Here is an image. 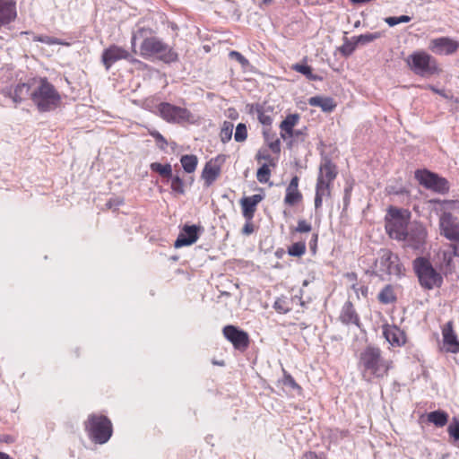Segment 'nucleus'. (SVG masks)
I'll list each match as a JSON object with an SVG mask.
<instances>
[{
	"mask_svg": "<svg viewBox=\"0 0 459 459\" xmlns=\"http://www.w3.org/2000/svg\"><path fill=\"white\" fill-rule=\"evenodd\" d=\"M221 174V167L212 160L205 163L202 171V178L206 186H210L218 178Z\"/></svg>",
	"mask_w": 459,
	"mask_h": 459,
	"instance_id": "nucleus-23",
	"label": "nucleus"
},
{
	"mask_svg": "<svg viewBox=\"0 0 459 459\" xmlns=\"http://www.w3.org/2000/svg\"><path fill=\"white\" fill-rule=\"evenodd\" d=\"M262 107H263V105H261L259 103L247 104L246 106V110L248 114L254 115V114H257L259 112V110L262 108Z\"/></svg>",
	"mask_w": 459,
	"mask_h": 459,
	"instance_id": "nucleus-49",
	"label": "nucleus"
},
{
	"mask_svg": "<svg viewBox=\"0 0 459 459\" xmlns=\"http://www.w3.org/2000/svg\"><path fill=\"white\" fill-rule=\"evenodd\" d=\"M298 176H294L286 189L284 203L287 205L293 206L302 200V194L299 191Z\"/></svg>",
	"mask_w": 459,
	"mask_h": 459,
	"instance_id": "nucleus-21",
	"label": "nucleus"
},
{
	"mask_svg": "<svg viewBox=\"0 0 459 459\" xmlns=\"http://www.w3.org/2000/svg\"><path fill=\"white\" fill-rule=\"evenodd\" d=\"M2 94L4 97L11 98L13 100V90L10 87H5L2 90Z\"/></svg>",
	"mask_w": 459,
	"mask_h": 459,
	"instance_id": "nucleus-55",
	"label": "nucleus"
},
{
	"mask_svg": "<svg viewBox=\"0 0 459 459\" xmlns=\"http://www.w3.org/2000/svg\"><path fill=\"white\" fill-rule=\"evenodd\" d=\"M230 56L235 58L239 64L242 65V66H246L249 64L248 60L238 51H231L230 53Z\"/></svg>",
	"mask_w": 459,
	"mask_h": 459,
	"instance_id": "nucleus-48",
	"label": "nucleus"
},
{
	"mask_svg": "<svg viewBox=\"0 0 459 459\" xmlns=\"http://www.w3.org/2000/svg\"><path fill=\"white\" fill-rule=\"evenodd\" d=\"M359 368L364 378L368 375L382 378L387 376L391 368V361L383 357L382 351L378 347L368 345L359 354Z\"/></svg>",
	"mask_w": 459,
	"mask_h": 459,
	"instance_id": "nucleus-1",
	"label": "nucleus"
},
{
	"mask_svg": "<svg viewBox=\"0 0 459 459\" xmlns=\"http://www.w3.org/2000/svg\"><path fill=\"white\" fill-rule=\"evenodd\" d=\"M399 23H406L411 21V17L409 15L397 16Z\"/></svg>",
	"mask_w": 459,
	"mask_h": 459,
	"instance_id": "nucleus-57",
	"label": "nucleus"
},
{
	"mask_svg": "<svg viewBox=\"0 0 459 459\" xmlns=\"http://www.w3.org/2000/svg\"><path fill=\"white\" fill-rule=\"evenodd\" d=\"M306 252V244L304 241L293 243L288 249V253L291 256L299 257Z\"/></svg>",
	"mask_w": 459,
	"mask_h": 459,
	"instance_id": "nucleus-35",
	"label": "nucleus"
},
{
	"mask_svg": "<svg viewBox=\"0 0 459 459\" xmlns=\"http://www.w3.org/2000/svg\"><path fill=\"white\" fill-rule=\"evenodd\" d=\"M304 134V130H294V138H299V136Z\"/></svg>",
	"mask_w": 459,
	"mask_h": 459,
	"instance_id": "nucleus-60",
	"label": "nucleus"
},
{
	"mask_svg": "<svg viewBox=\"0 0 459 459\" xmlns=\"http://www.w3.org/2000/svg\"><path fill=\"white\" fill-rule=\"evenodd\" d=\"M204 232V228L200 225L185 224L181 229L175 243L176 248L191 246L195 243L199 236Z\"/></svg>",
	"mask_w": 459,
	"mask_h": 459,
	"instance_id": "nucleus-12",
	"label": "nucleus"
},
{
	"mask_svg": "<svg viewBox=\"0 0 459 459\" xmlns=\"http://www.w3.org/2000/svg\"><path fill=\"white\" fill-rule=\"evenodd\" d=\"M389 234L392 238H394L398 240H404L408 242L414 241V243L411 244L412 247L414 248L420 247L424 244L426 238V232L422 228L416 229L415 237L413 236L412 232H407L403 230L394 231L391 229Z\"/></svg>",
	"mask_w": 459,
	"mask_h": 459,
	"instance_id": "nucleus-15",
	"label": "nucleus"
},
{
	"mask_svg": "<svg viewBox=\"0 0 459 459\" xmlns=\"http://www.w3.org/2000/svg\"><path fill=\"white\" fill-rule=\"evenodd\" d=\"M414 177L426 189L438 194H446L449 191L450 186L447 179L429 169H417Z\"/></svg>",
	"mask_w": 459,
	"mask_h": 459,
	"instance_id": "nucleus-8",
	"label": "nucleus"
},
{
	"mask_svg": "<svg viewBox=\"0 0 459 459\" xmlns=\"http://www.w3.org/2000/svg\"><path fill=\"white\" fill-rule=\"evenodd\" d=\"M312 227L311 224L307 222L305 220H299L298 225L295 228L296 232L299 233H307L311 230Z\"/></svg>",
	"mask_w": 459,
	"mask_h": 459,
	"instance_id": "nucleus-47",
	"label": "nucleus"
},
{
	"mask_svg": "<svg viewBox=\"0 0 459 459\" xmlns=\"http://www.w3.org/2000/svg\"><path fill=\"white\" fill-rule=\"evenodd\" d=\"M383 36L384 32L382 31H376L372 33L368 32L357 37H353L352 39H356V43H358V45H367L376 39H380Z\"/></svg>",
	"mask_w": 459,
	"mask_h": 459,
	"instance_id": "nucleus-32",
	"label": "nucleus"
},
{
	"mask_svg": "<svg viewBox=\"0 0 459 459\" xmlns=\"http://www.w3.org/2000/svg\"><path fill=\"white\" fill-rule=\"evenodd\" d=\"M31 85L28 82H20L13 89V102L22 103L27 97H30Z\"/></svg>",
	"mask_w": 459,
	"mask_h": 459,
	"instance_id": "nucleus-27",
	"label": "nucleus"
},
{
	"mask_svg": "<svg viewBox=\"0 0 459 459\" xmlns=\"http://www.w3.org/2000/svg\"><path fill=\"white\" fill-rule=\"evenodd\" d=\"M263 195H254L252 196H246L240 200L242 208V214L246 221H252L256 210L257 204L263 200Z\"/></svg>",
	"mask_w": 459,
	"mask_h": 459,
	"instance_id": "nucleus-19",
	"label": "nucleus"
},
{
	"mask_svg": "<svg viewBox=\"0 0 459 459\" xmlns=\"http://www.w3.org/2000/svg\"><path fill=\"white\" fill-rule=\"evenodd\" d=\"M222 333L236 350L245 351L248 348L249 335L239 327L229 325L223 327Z\"/></svg>",
	"mask_w": 459,
	"mask_h": 459,
	"instance_id": "nucleus-11",
	"label": "nucleus"
},
{
	"mask_svg": "<svg viewBox=\"0 0 459 459\" xmlns=\"http://www.w3.org/2000/svg\"><path fill=\"white\" fill-rule=\"evenodd\" d=\"M256 158H257V160L264 159L266 160H271V159H272L270 154H265V155L258 154Z\"/></svg>",
	"mask_w": 459,
	"mask_h": 459,
	"instance_id": "nucleus-61",
	"label": "nucleus"
},
{
	"mask_svg": "<svg viewBox=\"0 0 459 459\" xmlns=\"http://www.w3.org/2000/svg\"><path fill=\"white\" fill-rule=\"evenodd\" d=\"M292 70L303 74L310 81H321L322 77L313 74L312 67L307 64H295L292 65Z\"/></svg>",
	"mask_w": 459,
	"mask_h": 459,
	"instance_id": "nucleus-30",
	"label": "nucleus"
},
{
	"mask_svg": "<svg viewBox=\"0 0 459 459\" xmlns=\"http://www.w3.org/2000/svg\"><path fill=\"white\" fill-rule=\"evenodd\" d=\"M300 117L299 114H290L288 115L281 123L280 127L287 128L288 130L293 129V127L298 124Z\"/></svg>",
	"mask_w": 459,
	"mask_h": 459,
	"instance_id": "nucleus-36",
	"label": "nucleus"
},
{
	"mask_svg": "<svg viewBox=\"0 0 459 459\" xmlns=\"http://www.w3.org/2000/svg\"><path fill=\"white\" fill-rule=\"evenodd\" d=\"M443 342L446 346V351L451 353L459 352V341L457 335L454 331L452 321H448L442 329Z\"/></svg>",
	"mask_w": 459,
	"mask_h": 459,
	"instance_id": "nucleus-17",
	"label": "nucleus"
},
{
	"mask_svg": "<svg viewBox=\"0 0 459 459\" xmlns=\"http://www.w3.org/2000/svg\"><path fill=\"white\" fill-rule=\"evenodd\" d=\"M17 17L16 2L14 0H0V29L7 27Z\"/></svg>",
	"mask_w": 459,
	"mask_h": 459,
	"instance_id": "nucleus-16",
	"label": "nucleus"
},
{
	"mask_svg": "<svg viewBox=\"0 0 459 459\" xmlns=\"http://www.w3.org/2000/svg\"><path fill=\"white\" fill-rule=\"evenodd\" d=\"M385 340L392 345L401 346L405 342V335L396 326H386L383 330Z\"/></svg>",
	"mask_w": 459,
	"mask_h": 459,
	"instance_id": "nucleus-22",
	"label": "nucleus"
},
{
	"mask_svg": "<svg viewBox=\"0 0 459 459\" xmlns=\"http://www.w3.org/2000/svg\"><path fill=\"white\" fill-rule=\"evenodd\" d=\"M150 134L154 138L157 146L164 151L166 149V146L168 145L167 140L164 138V136L158 131L153 130L150 132Z\"/></svg>",
	"mask_w": 459,
	"mask_h": 459,
	"instance_id": "nucleus-44",
	"label": "nucleus"
},
{
	"mask_svg": "<svg viewBox=\"0 0 459 459\" xmlns=\"http://www.w3.org/2000/svg\"><path fill=\"white\" fill-rule=\"evenodd\" d=\"M256 115H257V119L263 126H270L272 125L273 118L270 115L265 114L264 106L262 107V108L259 110V112Z\"/></svg>",
	"mask_w": 459,
	"mask_h": 459,
	"instance_id": "nucleus-45",
	"label": "nucleus"
},
{
	"mask_svg": "<svg viewBox=\"0 0 459 459\" xmlns=\"http://www.w3.org/2000/svg\"><path fill=\"white\" fill-rule=\"evenodd\" d=\"M308 103L311 106L321 108L324 112H332L336 107V104L332 98H324L320 96L310 98Z\"/></svg>",
	"mask_w": 459,
	"mask_h": 459,
	"instance_id": "nucleus-26",
	"label": "nucleus"
},
{
	"mask_svg": "<svg viewBox=\"0 0 459 459\" xmlns=\"http://www.w3.org/2000/svg\"><path fill=\"white\" fill-rule=\"evenodd\" d=\"M449 415L442 410H436L427 414V420L437 428L446 426L448 422Z\"/></svg>",
	"mask_w": 459,
	"mask_h": 459,
	"instance_id": "nucleus-25",
	"label": "nucleus"
},
{
	"mask_svg": "<svg viewBox=\"0 0 459 459\" xmlns=\"http://www.w3.org/2000/svg\"><path fill=\"white\" fill-rule=\"evenodd\" d=\"M171 181V189L178 194L183 195L185 194L184 182L179 176H174L172 174V178H169Z\"/></svg>",
	"mask_w": 459,
	"mask_h": 459,
	"instance_id": "nucleus-37",
	"label": "nucleus"
},
{
	"mask_svg": "<svg viewBox=\"0 0 459 459\" xmlns=\"http://www.w3.org/2000/svg\"><path fill=\"white\" fill-rule=\"evenodd\" d=\"M30 100L39 112H49L61 103V96L47 78H40L39 85L31 91Z\"/></svg>",
	"mask_w": 459,
	"mask_h": 459,
	"instance_id": "nucleus-2",
	"label": "nucleus"
},
{
	"mask_svg": "<svg viewBox=\"0 0 459 459\" xmlns=\"http://www.w3.org/2000/svg\"><path fill=\"white\" fill-rule=\"evenodd\" d=\"M447 432L455 441H459V420L457 418L454 417L452 419V421L447 428Z\"/></svg>",
	"mask_w": 459,
	"mask_h": 459,
	"instance_id": "nucleus-41",
	"label": "nucleus"
},
{
	"mask_svg": "<svg viewBox=\"0 0 459 459\" xmlns=\"http://www.w3.org/2000/svg\"><path fill=\"white\" fill-rule=\"evenodd\" d=\"M357 46L356 39L350 41L346 39L343 45L340 48V52L342 56H349L355 51Z\"/></svg>",
	"mask_w": 459,
	"mask_h": 459,
	"instance_id": "nucleus-38",
	"label": "nucleus"
},
{
	"mask_svg": "<svg viewBox=\"0 0 459 459\" xmlns=\"http://www.w3.org/2000/svg\"><path fill=\"white\" fill-rule=\"evenodd\" d=\"M413 270L418 277L420 286L426 290L441 287L442 275L433 267L429 260L424 256H419L413 260Z\"/></svg>",
	"mask_w": 459,
	"mask_h": 459,
	"instance_id": "nucleus-4",
	"label": "nucleus"
},
{
	"mask_svg": "<svg viewBox=\"0 0 459 459\" xmlns=\"http://www.w3.org/2000/svg\"><path fill=\"white\" fill-rule=\"evenodd\" d=\"M150 169L152 172L158 173L161 178L169 181V178H172V167L169 163L161 164L160 162H152L150 165Z\"/></svg>",
	"mask_w": 459,
	"mask_h": 459,
	"instance_id": "nucleus-29",
	"label": "nucleus"
},
{
	"mask_svg": "<svg viewBox=\"0 0 459 459\" xmlns=\"http://www.w3.org/2000/svg\"><path fill=\"white\" fill-rule=\"evenodd\" d=\"M331 184L328 182H325L322 180V178H316V194H319L320 196H330L331 190H330Z\"/></svg>",
	"mask_w": 459,
	"mask_h": 459,
	"instance_id": "nucleus-34",
	"label": "nucleus"
},
{
	"mask_svg": "<svg viewBox=\"0 0 459 459\" xmlns=\"http://www.w3.org/2000/svg\"><path fill=\"white\" fill-rule=\"evenodd\" d=\"M323 196H320L319 194H316L315 195V208L318 210L322 206Z\"/></svg>",
	"mask_w": 459,
	"mask_h": 459,
	"instance_id": "nucleus-56",
	"label": "nucleus"
},
{
	"mask_svg": "<svg viewBox=\"0 0 459 459\" xmlns=\"http://www.w3.org/2000/svg\"><path fill=\"white\" fill-rule=\"evenodd\" d=\"M337 168L327 156L323 157L317 178H322V180L332 184L337 176Z\"/></svg>",
	"mask_w": 459,
	"mask_h": 459,
	"instance_id": "nucleus-20",
	"label": "nucleus"
},
{
	"mask_svg": "<svg viewBox=\"0 0 459 459\" xmlns=\"http://www.w3.org/2000/svg\"><path fill=\"white\" fill-rule=\"evenodd\" d=\"M271 174V170L267 164H263L258 169L256 173L257 180L260 183H267L269 181V177Z\"/></svg>",
	"mask_w": 459,
	"mask_h": 459,
	"instance_id": "nucleus-40",
	"label": "nucleus"
},
{
	"mask_svg": "<svg viewBox=\"0 0 459 459\" xmlns=\"http://www.w3.org/2000/svg\"><path fill=\"white\" fill-rule=\"evenodd\" d=\"M317 239H318V235L317 234H313L312 236V238L309 242V247H310V249L313 253H316V245H317Z\"/></svg>",
	"mask_w": 459,
	"mask_h": 459,
	"instance_id": "nucleus-53",
	"label": "nucleus"
},
{
	"mask_svg": "<svg viewBox=\"0 0 459 459\" xmlns=\"http://www.w3.org/2000/svg\"><path fill=\"white\" fill-rule=\"evenodd\" d=\"M273 308L281 314H287L290 311V307L284 298L277 299L273 304Z\"/></svg>",
	"mask_w": 459,
	"mask_h": 459,
	"instance_id": "nucleus-43",
	"label": "nucleus"
},
{
	"mask_svg": "<svg viewBox=\"0 0 459 459\" xmlns=\"http://www.w3.org/2000/svg\"><path fill=\"white\" fill-rule=\"evenodd\" d=\"M283 385L290 387L292 390H296L298 394L301 392V387L296 383L295 379L287 372L284 371V377L282 379Z\"/></svg>",
	"mask_w": 459,
	"mask_h": 459,
	"instance_id": "nucleus-42",
	"label": "nucleus"
},
{
	"mask_svg": "<svg viewBox=\"0 0 459 459\" xmlns=\"http://www.w3.org/2000/svg\"><path fill=\"white\" fill-rule=\"evenodd\" d=\"M34 41H39L41 43H45L47 45H56V43H61V39L55 37L40 35L34 38Z\"/></svg>",
	"mask_w": 459,
	"mask_h": 459,
	"instance_id": "nucleus-46",
	"label": "nucleus"
},
{
	"mask_svg": "<svg viewBox=\"0 0 459 459\" xmlns=\"http://www.w3.org/2000/svg\"><path fill=\"white\" fill-rule=\"evenodd\" d=\"M247 137V126L244 123L238 124L234 134V139L238 143L244 142Z\"/></svg>",
	"mask_w": 459,
	"mask_h": 459,
	"instance_id": "nucleus-39",
	"label": "nucleus"
},
{
	"mask_svg": "<svg viewBox=\"0 0 459 459\" xmlns=\"http://www.w3.org/2000/svg\"><path fill=\"white\" fill-rule=\"evenodd\" d=\"M459 257V244H448L446 248L442 251V264L451 271L454 267L453 259Z\"/></svg>",
	"mask_w": 459,
	"mask_h": 459,
	"instance_id": "nucleus-24",
	"label": "nucleus"
},
{
	"mask_svg": "<svg viewBox=\"0 0 459 459\" xmlns=\"http://www.w3.org/2000/svg\"><path fill=\"white\" fill-rule=\"evenodd\" d=\"M378 301L387 305L396 301L397 298L394 294V288L391 284L385 285L377 295Z\"/></svg>",
	"mask_w": 459,
	"mask_h": 459,
	"instance_id": "nucleus-28",
	"label": "nucleus"
},
{
	"mask_svg": "<svg viewBox=\"0 0 459 459\" xmlns=\"http://www.w3.org/2000/svg\"><path fill=\"white\" fill-rule=\"evenodd\" d=\"M129 56L130 54L127 50L121 47L112 45L102 52L101 60L106 70H109L116 62L122 59H128Z\"/></svg>",
	"mask_w": 459,
	"mask_h": 459,
	"instance_id": "nucleus-14",
	"label": "nucleus"
},
{
	"mask_svg": "<svg viewBox=\"0 0 459 459\" xmlns=\"http://www.w3.org/2000/svg\"><path fill=\"white\" fill-rule=\"evenodd\" d=\"M269 148L274 153H279L281 152V142L280 139H276L269 143Z\"/></svg>",
	"mask_w": 459,
	"mask_h": 459,
	"instance_id": "nucleus-51",
	"label": "nucleus"
},
{
	"mask_svg": "<svg viewBox=\"0 0 459 459\" xmlns=\"http://www.w3.org/2000/svg\"><path fill=\"white\" fill-rule=\"evenodd\" d=\"M429 88L432 91H434V92H436V93H437V94H442V91H441L440 90L437 89L435 86L429 85Z\"/></svg>",
	"mask_w": 459,
	"mask_h": 459,
	"instance_id": "nucleus-63",
	"label": "nucleus"
},
{
	"mask_svg": "<svg viewBox=\"0 0 459 459\" xmlns=\"http://www.w3.org/2000/svg\"><path fill=\"white\" fill-rule=\"evenodd\" d=\"M137 37H138L137 34H134L133 37H132L131 43H132V47L133 48L135 47V40H136Z\"/></svg>",
	"mask_w": 459,
	"mask_h": 459,
	"instance_id": "nucleus-64",
	"label": "nucleus"
},
{
	"mask_svg": "<svg viewBox=\"0 0 459 459\" xmlns=\"http://www.w3.org/2000/svg\"><path fill=\"white\" fill-rule=\"evenodd\" d=\"M304 459H318V456L315 452L309 451L305 453Z\"/></svg>",
	"mask_w": 459,
	"mask_h": 459,
	"instance_id": "nucleus-59",
	"label": "nucleus"
},
{
	"mask_svg": "<svg viewBox=\"0 0 459 459\" xmlns=\"http://www.w3.org/2000/svg\"><path fill=\"white\" fill-rule=\"evenodd\" d=\"M233 124L229 121H224L222 127L221 129L220 136L222 143H227L230 141L233 133Z\"/></svg>",
	"mask_w": 459,
	"mask_h": 459,
	"instance_id": "nucleus-33",
	"label": "nucleus"
},
{
	"mask_svg": "<svg viewBox=\"0 0 459 459\" xmlns=\"http://www.w3.org/2000/svg\"><path fill=\"white\" fill-rule=\"evenodd\" d=\"M385 22L390 26V27H394L397 24H399L398 22V18L397 16H389V17H386L385 19Z\"/></svg>",
	"mask_w": 459,
	"mask_h": 459,
	"instance_id": "nucleus-54",
	"label": "nucleus"
},
{
	"mask_svg": "<svg viewBox=\"0 0 459 459\" xmlns=\"http://www.w3.org/2000/svg\"><path fill=\"white\" fill-rule=\"evenodd\" d=\"M281 128V137L286 141L288 138H294V129L291 128V130H288L284 127Z\"/></svg>",
	"mask_w": 459,
	"mask_h": 459,
	"instance_id": "nucleus-50",
	"label": "nucleus"
},
{
	"mask_svg": "<svg viewBox=\"0 0 459 459\" xmlns=\"http://www.w3.org/2000/svg\"><path fill=\"white\" fill-rule=\"evenodd\" d=\"M459 48V41L449 37H440L429 41V49L436 55L450 56Z\"/></svg>",
	"mask_w": 459,
	"mask_h": 459,
	"instance_id": "nucleus-13",
	"label": "nucleus"
},
{
	"mask_svg": "<svg viewBox=\"0 0 459 459\" xmlns=\"http://www.w3.org/2000/svg\"><path fill=\"white\" fill-rule=\"evenodd\" d=\"M407 63L413 73L421 77H429L439 72L437 60L424 51L413 52Z\"/></svg>",
	"mask_w": 459,
	"mask_h": 459,
	"instance_id": "nucleus-7",
	"label": "nucleus"
},
{
	"mask_svg": "<svg viewBox=\"0 0 459 459\" xmlns=\"http://www.w3.org/2000/svg\"><path fill=\"white\" fill-rule=\"evenodd\" d=\"M85 430L90 438L96 444L107 443L112 436V423L104 415L90 414L85 421Z\"/></svg>",
	"mask_w": 459,
	"mask_h": 459,
	"instance_id": "nucleus-5",
	"label": "nucleus"
},
{
	"mask_svg": "<svg viewBox=\"0 0 459 459\" xmlns=\"http://www.w3.org/2000/svg\"><path fill=\"white\" fill-rule=\"evenodd\" d=\"M440 234L451 241L459 244V220L451 212H445L439 218Z\"/></svg>",
	"mask_w": 459,
	"mask_h": 459,
	"instance_id": "nucleus-10",
	"label": "nucleus"
},
{
	"mask_svg": "<svg viewBox=\"0 0 459 459\" xmlns=\"http://www.w3.org/2000/svg\"><path fill=\"white\" fill-rule=\"evenodd\" d=\"M180 163L186 173H193L196 169L198 160L195 155L186 154L181 156Z\"/></svg>",
	"mask_w": 459,
	"mask_h": 459,
	"instance_id": "nucleus-31",
	"label": "nucleus"
},
{
	"mask_svg": "<svg viewBox=\"0 0 459 459\" xmlns=\"http://www.w3.org/2000/svg\"><path fill=\"white\" fill-rule=\"evenodd\" d=\"M250 221H247L246 224L242 228V233L245 235H250L254 232V225Z\"/></svg>",
	"mask_w": 459,
	"mask_h": 459,
	"instance_id": "nucleus-52",
	"label": "nucleus"
},
{
	"mask_svg": "<svg viewBox=\"0 0 459 459\" xmlns=\"http://www.w3.org/2000/svg\"><path fill=\"white\" fill-rule=\"evenodd\" d=\"M123 203L122 200H109L108 203H107V205L111 208L113 206H119L121 204Z\"/></svg>",
	"mask_w": 459,
	"mask_h": 459,
	"instance_id": "nucleus-58",
	"label": "nucleus"
},
{
	"mask_svg": "<svg viewBox=\"0 0 459 459\" xmlns=\"http://www.w3.org/2000/svg\"><path fill=\"white\" fill-rule=\"evenodd\" d=\"M375 265L379 276L389 275L401 278L404 275L405 268L401 263L398 255L392 252L390 249L382 248L378 252V257L376 260Z\"/></svg>",
	"mask_w": 459,
	"mask_h": 459,
	"instance_id": "nucleus-6",
	"label": "nucleus"
},
{
	"mask_svg": "<svg viewBox=\"0 0 459 459\" xmlns=\"http://www.w3.org/2000/svg\"><path fill=\"white\" fill-rule=\"evenodd\" d=\"M160 117L169 123L183 124L194 123V115L186 108L172 105L169 102H161L158 106Z\"/></svg>",
	"mask_w": 459,
	"mask_h": 459,
	"instance_id": "nucleus-9",
	"label": "nucleus"
},
{
	"mask_svg": "<svg viewBox=\"0 0 459 459\" xmlns=\"http://www.w3.org/2000/svg\"><path fill=\"white\" fill-rule=\"evenodd\" d=\"M339 320L343 325H348L350 324H353L359 328L361 327L359 316L358 313L356 312L354 306L351 300H347L343 304V306L341 309L340 316H339Z\"/></svg>",
	"mask_w": 459,
	"mask_h": 459,
	"instance_id": "nucleus-18",
	"label": "nucleus"
},
{
	"mask_svg": "<svg viewBox=\"0 0 459 459\" xmlns=\"http://www.w3.org/2000/svg\"><path fill=\"white\" fill-rule=\"evenodd\" d=\"M140 55L145 59L156 56L165 64L178 61V55L173 48L154 36L143 39L140 46Z\"/></svg>",
	"mask_w": 459,
	"mask_h": 459,
	"instance_id": "nucleus-3",
	"label": "nucleus"
},
{
	"mask_svg": "<svg viewBox=\"0 0 459 459\" xmlns=\"http://www.w3.org/2000/svg\"><path fill=\"white\" fill-rule=\"evenodd\" d=\"M0 459H13L8 454L0 452Z\"/></svg>",
	"mask_w": 459,
	"mask_h": 459,
	"instance_id": "nucleus-62",
	"label": "nucleus"
}]
</instances>
